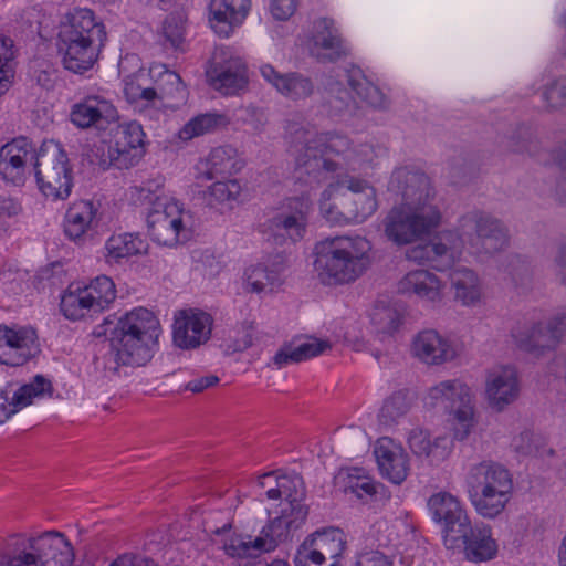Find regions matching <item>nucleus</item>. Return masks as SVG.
<instances>
[{
	"mask_svg": "<svg viewBox=\"0 0 566 566\" xmlns=\"http://www.w3.org/2000/svg\"><path fill=\"white\" fill-rule=\"evenodd\" d=\"M389 189L401 196V205L394 207L384 220L385 234L398 245L410 244L429 235L441 221L436 190L421 170L396 169Z\"/></svg>",
	"mask_w": 566,
	"mask_h": 566,
	"instance_id": "1",
	"label": "nucleus"
},
{
	"mask_svg": "<svg viewBox=\"0 0 566 566\" xmlns=\"http://www.w3.org/2000/svg\"><path fill=\"white\" fill-rule=\"evenodd\" d=\"M294 135V142L303 145L295 159V177L311 189L339 169V163L331 159L328 154L342 156L347 165L371 164L374 160L373 145L360 144L353 147L349 138L338 133H316L300 127Z\"/></svg>",
	"mask_w": 566,
	"mask_h": 566,
	"instance_id": "2",
	"label": "nucleus"
},
{
	"mask_svg": "<svg viewBox=\"0 0 566 566\" xmlns=\"http://www.w3.org/2000/svg\"><path fill=\"white\" fill-rule=\"evenodd\" d=\"M104 334H109V352L105 367L117 373L119 366H145L158 348L161 327L156 315L136 307L122 315L116 324L105 319Z\"/></svg>",
	"mask_w": 566,
	"mask_h": 566,
	"instance_id": "3",
	"label": "nucleus"
},
{
	"mask_svg": "<svg viewBox=\"0 0 566 566\" xmlns=\"http://www.w3.org/2000/svg\"><path fill=\"white\" fill-rule=\"evenodd\" d=\"M371 244L360 235L328 237L314 247V268L325 285L355 282L371 263Z\"/></svg>",
	"mask_w": 566,
	"mask_h": 566,
	"instance_id": "4",
	"label": "nucleus"
},
{
	"mask_svg": "<svg viewBox=\"0 0 566 566\" xmlns=\"http://www.w3.org/2000/svg\"><path fill=\"white\" fill-rule=\"evenodd\" d=\"M74 552L64 534L48 531L33 536L14 535L0 553V566H72Z\"/></svg>",
	"mask_w": 566,
	"mask_h": 566,
	"instance_id": "5",
	"label": "nucleus"
},
{
	"mask_svg": "<svg viewBox=\"0 0 566 566\" xmlns=\"http://www.w3.org/2000/svg\"><path fill=\"white\" fill-rule=\"evenodd\" d=\"M465 485L475 511L483 517L494 518L511 499L513 479L502 464L482 461L470 467Z\"/></svg>",
	"mask_w": 566,
	"mask_h": 566,
	"instance_id": "6",
	"label": "nucleus"
},
{
	"mask_svg": "<svg viewBox=\"0 0 566 566\" xmlns=\"http://www.w3.org/2000/svg\"><path fill=\"white\" fill-rule=\"evenodd\" d=\"M424 402L453 415L454 438L464 440L475 426L473 395L469 386L459 379H448L430 387Z\"/></svg>",
	"mask_w": 566,
	"mask_h": 566,
	"instance_id": "7",
	"label": "nucleus"
},
{
	"mask_svg": "<svg viewBox=\"0 0 566 566\" xmlns=\"http://www.w3.org/2000/svg\"><path fill=\"white\" fill-rule=\"evenodd\" d=\"M39 189L46 198L65 200L73 187V171L62 145L54 140L44 142L34 161Z\"/></svg>",
	"mask_w": 566,
	"mask_h": 566,
	"instance_id": "8",
	"label": "nucleus"
},
{
	"mask_svg": "<svg viewBox=\"0 0 566 566\" xmlns=\"http://www.w3.org/2000/svg\"><path fill=\"white\" fill-rule=\"evenodd\" d=\"M460 243V252L464 244L476 252L493 254L503 250L509 243L505 226L488 212L473 210L459 220L454 243Z\"/></svg>",
	"mask_w": 566,
	"mask_h": 566,
	"instance_id": "9",
	"label": "nucleus"
},
{
	"mask_svg": "<svg viewBox=\"0 0 566 566\" xmlns=\"http://www.w3.org/2000/svg\"><path fill=\"white\" fill-rule=\"evenodd\" d=\"M311 212L312 199L308 191L285 199L276 214L269 220V239L277 245L302 240L307 230Z\"/></svg>",
	"mask_w": 566,
	"mask_h": 566,
	"instance_id": "10",
	"label": "nucleus"
},
{
	"mask_svg": "<svg viewBox=\"0 0 566 566\" xmlns=\"http://www.w3.org/2000/svg\"><path fill=\"white\" fill-rule=\"evenodd\" d=\"M148 232L161 245L174 247L189 239L185 211L174 198H160L147 216Z\"/></svg>",
	"mask_w": 566,
	"mask_h": 566,
	"instance_id": "11",
	"label": "nucleus"
},
{
	"mask_svg": "<svg viewBox=\"0 0 566 566\" xmlns=\"http://www.w3.org/2000/svg\"><path fill=\"white\" fill-rule=\"evenodd\" d=\"M107 129L109 138L103 140L108 144L109 163L118 169L135 166L145 153L142 126L136 122L118 124L116 120Z\"/></svg>",
	"mask_w": 566,
	"mask_h": 566,
	"instance_id": "12",
	"label": "nucleus"
},
{
	"mask_svg": "<svg viewBox=\"0 0 566 566\" xmlns=\"http://www.w3.org/2000/svg\"><path fill=\"white\" fill-rule=\"evenodd\" d=\"M104 42V40L90 38V35L81 36L75 31L72 33L60 28L59 50L63 53L64 67L76 74H83L92 69Z\"/></svg>",
	"mask_w": 566,
	"mask_h": 566,
	"instance_id": "13",
	"label": "nucleus"
},
{
	"mask_svg": "<svg viewBox=\"0 0 566 566\" xmlns=\"http://www.w3.org/2000/svg\"><path fill=\"white\" fill-rule=\"evenodd\" d=\"M39 353L40 345L34 328L0 325V364L22 366Z\"/></svg>",
	"mask_w": 566,
	"mask_h": 566,
	"instance_id": "14",
	"label": "nucleus"
},
{
	"mask_svg": "<svg viewBox=\"0 0 566 566\" xmlns=\"http://www.w3.org/2000/svg\"><path fill=\"white\" fill-rule=\"evenodd\" d=\"M213 318L210 314L187 308L175 313L172 325V339L177 347L193 349L210 339Z\"/></svg>",
	"mask_w": 566,
	"mask_h": 566,
	"instance_id": "15",
	"label": "nucleus"
},
{
	"mask_svg": "<svg viewBox=\"0 0 566 566\" xmlns=\"http://www.w3.org/2000/svg\"><path fill=\"white\" fill-rule=\"evenodd\" d=\"M307 515V506L281 507L280 515L262 527L260 536L254 538V545L259 551L275 549L279 544L293 539L294 534L305 524Z\"/></svg>",
	"mask_w": 566,
	"mask_h": 566,
	"instance_id": "16",
	"label": "nucleus"
},
{
	"mask_svg": "<svg viewBox=\"0 0 566 566\" xmlns=\"http://www.w3.org/2000/svg\"><path fill=\"white\" fill-rule=\"evenodd\" d=\"M444 545L447 548H462L464 557L473 563L488 562L497 553L491 528L486 525L472 526L470 521L454 533L453 541H447Z\"/></svg>",
	"mask_w": 566,
	"mask_h": 566,
	"instance_id": "17",
	"label": "nucleus"
},
{
	"mask_svg": "<svg viewBox=\"0 0 566 566\" xmlns=\"http://www.w3.org/2000/svg\"><path fill=\"white\" fill-rule=\"evenodd\" d=\"M33 144L25 137L14 138L0 148V178L14 186H22L27 179L28 165L36 158Z\"/></svg>",
	"mask_w": 566,
	"mask_h": 566,
	"instance_id": "18",
	"label": "nucleus"
},
{
	"mask_svg": "<svg viewBox=\"0 0 566 566\" xmlns=\"http://www.w3.org/2000/svg\"><path fill=\"white\" fill-rule=\"evenodd\" d=\"M344 186L346 187L342 193L344 212L339 214L346 220L360 223L376 212L378 201L376 190L371 185L363 179L346 177Z\"/></svg>",
	"mask_w": 566,
	"mask_h": 566,
	"instance_id": "19",
	"label": "nucleus"
},
{
	"mask_svg": "<svg viewBox=\"0 0 566 566\" xmlns=\"http://www.w3.org/2000/svg\"><path fill=\"white\" fill-rule=\"evenodd\" d=\"M71 120L80 128L94 127L99 130H106L118 120V112L105 96L88 94L73 105Z\"/></svg>",
	"mask_w": 566,
	"mask_h": 566,
	"instance_id": "20",
	"label": "nucleus"
},
{
	"mask_svg": "<svg viewBox=\"0 0 566 566\" xmlns=\"http://www.w3.org/2000/svg\"><path fill=\"white\" fill-rule=\"evenodd\" d=\"M410 355L427 366L452 361L458 353L454 345L436 329H422L410 342Z\"/></svg>",
	"mask_w": 566,
	"mask_h": 566,
	"instance_id": "21",
	"label": "nucleus"
},
{
	"mask_svg": "<svg viewBox=\"0 0 566 566\" xmlns=\"http://www.w3.org/2000/svg\"><path fill=\"white\" fill-rule=\"evenodd\" d=\"M261 77L284 98L292 102L305 101L313 96L315 84L304 73L292 71L279 72L273 65L263 63L259 66Z\"/></svg>",
	"mask_w": 566,
	"mask_h": 566,
	"instance_id": "22",
	"label": "nucleus"
},
{
	"mask_svg": "<svg viewBox=\"0 0 566 566\" xmlns=\"http://www.w3.org/2000/svg\"><path fill=\"white\" fill-rule=\"evenodd\" d=\"M520 386L516 370L511 366H495L485 377V397L489 406L502 411L518 397Z\"/></svg>",
	"mask_w": 566,
	"mask_h": 566,
	"instance_id": "23",
	"label": "nucleus"
},
{
	"mask_svg": "<svg viewBox=\"0 0 566 566\" xmlns=\"http://www.w3.org/2000/svg\"><path fill=\"white\" fill-rule=\"evenodd\" d=\"M460 256V243H454V233L442 232L436 240L418 244L406 251V258L417 263L430 262L438 270L451 266Z\"/></svg>",
	"mask_w": 566,
	"mask_h": 566,
	"instance_id": "24",
	"label": "nucleus"
},
{
	"mask_svg": "<svg viewBox=\"0 0 566 566\" xmlns=\"http://www.w3.org/2000/svg\"><path fill=\"white\" fill-rule=\"evenodd\" d=\"M428 509L432 518L442 526L443 541H453L454 533L469 522L457 496L448 492H438L428 500Z\"/></svg>",
	"mask_w": 566,
	"mask_h": 566,
	"instance_id": "25",
	"label": "nucleus"
},
{
	"mask_svg": "<svg viewBox=\"0 0 566 566\" xmlns=\"http://www.w3.org/2000/svg\"><path fill=\"white\" fill-rule=\"evenodd\" d=\"M310 53L318 62L332 63L347 56L349 50L334 27V22L323 18L314 23Z\"/></svg>",
	"mask_w": 566,
	"mask_h": 566,
	"instance_id": "26",
	"label": "nucleus"
},
{
	"mask_svg": "<svg viewBox=\"0 0 566 566\" xmlns=\"http://www.w3.org/2000/svg\"><path fill=\"white\" fill-rule=\"evenodd\" d=\"M443 289L444 285L439 276L428 270L410 271L397 284L399 294L416 296L431 304L442 301Z\"/></svg>",
	"mask_w": 566,
	"mask_h": 566,
	"instance_id": "27",
	"label": "nucleus"
},
{
	"mask_svg": "<svg viewBox=\"0 0 566 566\" xmlns=\"http://www.w3.org/2000/svg\"><path fill=\"white\" fill-rule=\"evenodd\" d=\"M250 0H210L209 22L220 36H229L241 24L250 10Z\"/></svg>",
	"mask_w": 566,
	"mask_h": 566,
	"instance_id": "28",
	"label": "nucleus"
},
{
	"mask_svg": "<svg viewBox=\"0 0 566 566\" xmlns=\"http://www.w3.org/2000/svg\"><path fill=\"white\" fill-rule=\"evenodd\" d=\"M375 457L381 474L395 484L403 482L408 475V455L389 438H381L375 447Z\"/></svg>",
	"mask_w": 566,
	"mask_h": 566,
	"instance_id": "29",
	"label": "nucleus"
},
{
	"mask_svg": "<svg viewBox=\"0 0 566 566\" xmlns=\"http://www.w3.org/2000/svg\"><path fill=\"white\" fill-rule=\"evenodd\" d=\"M407 443L411 452L430 464H438L446 460L451 451V441L446 436L431 439L430 433L422 428L409 431Z\"/></svg>",
	"mask_w": 566,
	"mask_h": 566,
	"instance_id": "30",
	"label": "nucleus"
},
{
	"mask_svg": "<svg viewBox=\"0 0 566 566\" xmlns=\"http://www.w3.org/2000/svg\"><path fill=\"white\" fill-rule=\"evenodd\" d=\"M207 74L211 85L224 95H234L247 85L245 66L239 60L216 64Z\"/></svg>",
	"mask_w": 566,
	"mask_h": 566,
	"instance_id": "31",
	"label": "nucleus"
},
{
	"mask_svg": "<svg viewBox=\"0 0 566 566\" xmlns=\"http://www.w3.org/2000/svg\"><path fill=\"white\" fill-rule=\"evenodd\" d=\"M52 385L50 380L41 375L34 377L32 382L25 384L17 389L10 401L0 405V423L6 422L11 416L19 410L28 407L33 399L43 397L50 392Z\"/></svg>",
	"mask_w": 566,
	"mask_h": 566,
	"instance_id": "32",
	"label": "nucleus"
},
{
	"mask_svg": "<svg viewBox=\"0 0 566 566\" xmlns=\"http://www.w3.org/2000/svg\"><path fill=\"white\" fill-rule=\"evenodd\" d=\"M451 289L454 300L463 306H475L482 296L481 282L476 273L460 266L450 273Z\"/></svg>",
	"mask_w": 566,
	"mask_h": 566,
	"instance_id": "33",
	"label": "nucleus"
},
{
	"mask_svg": "<svg viewBox=\"0 0 566 566\" xmlns=\"http://www.w3.org/2000/svg\"><path fill=\"white\" fill-rule=\"evenodd\" d=\"M97 209L88 200L74 202L66 211L64 218V232L71 240L81 239L93 226Z\"/></svg>",
	"mask_w": 566,
	"mask_h": 566,
	"instance_id": "34",
	"label": "nucleus"
},
{
	"mask_svg": "<svg viewBox=\"0 0 566 566\" xmlns=\"http://www.w3.org/2000/svg\"><path fill=\"white\" fill-rule=\"evenodd\" d=\"M241 281L242 290L245 293L255 294L272 292L282 282L276 269L269 268L262 263L245 268Z\"/></svg>",
	"mask_w": 566,
	"mask_h": 566,
	"instance_id": "35",
	"label": "nucleus"
},
{
	"mask_svg": "<svg viewBox=\"0 0 566 566\" xmlns=\"http://www.w3.org/2000/svg\"><path fill=\"white\" fill-rule=\"evenodd\" d=\"M266 496L270 500L283 499L285 502L282 507L295 509L297 506H306L303 501L305 499V486L302 476L298 474H286L275 479V488L266 490Z\"/></svg>",
	"mask_w": 566,
	"mask_h": 566,
	"instance_id": "36",
	"label": "nucleus"
},
{
	"mask_svg": "<svg viewBox=\"0 0 566 566\" xmlns=\"http://www.w3.org/2000/svg\"><path fill=\"white\" fill-rule=\"evenodd\" d=\"M328 348H331V344L327 340L308 338L300 344L284 346L275 354L273 360L279 367H284L315 357Z\"/></svg>",
	"mask_w": 566,
	"mask_h": 566,
	"instance_id": "37",
	"label": "nucleus"
},
{
	"mask_svg": "<svg viewBox=\"0 0 566 566\" xmlns=\"http://www.w3.org/2000/svg\"><path fill=\"white\" fill-rule=\"evenodd\" d=\"M348 91L345 84L333 77L324 83V101L333 115H355L357 112V102Z\"/></svg>",
	"mask_w": 566,
	"mask_h": 566,
	"instance_id": "38",
	"label": "nucleus"
},
{
	"mask_svg": "<svg viewBox=\"0 0 566 566\" xmlns=\"http://www.w3.org/2000/svg\"><path fill=\"white\" fill-rule=\"evenodd\" d=\"M346 83L357 97L375 109H386L389 107V99L374 85L360 70H352L346 74Z\"/></svg>",
	"mask_w": 566,
	"mask_h": 566,
	"instance_id": "39",
	"label": "nucleus"
},
{
	"mask_svg": "<svg viewBox=\"0 0 566 566\" xmlns=\"http://www.w3.org/2000/svg\"><path fill=\"white\" fill-rule=\"evenodd\" d=\"M61 29L70 32H76L81 36L106 40V31L102 22L96 21L94 12L90 9H74L66 15V20L61 24Z\"/></svg>",
	"mask_w": 566,
	"mask_h": 566,
	"instance_id": "40",
	"label": "nucleus"
},
{
	"mask_svg": "<svg viewBox=\"0 0 566 566\" xmlns=\"http://www.w3.org/2000/svg\"><path fill=\"white\" fill-rule=\"evenodd\" d=\"M150 74L155 77L153 88L157 90V101L169 99L176 106L186 102L188 92L179 74L166 69L157 75L151 69Z\"/></svg>",
	"mask_w": 566,
	"mask_h": 566,
	"instance_id": "41",
	"label": "nucleus"
},
{
	"mask_svg": "<svg viewBox=\"0 0 566 566\" xmlns=\"http://www.w3.org/2000/svg\"><path fill=\"white\" fill-rule=\"evenodd\" d=\"M144 240L133 233H120L112 235L105 244L106 261L108 263H119L123 259L137 255L146 251Z\"/></svg>",
	"mask_w": 566,
	"mask_h": 566,
	"instance_id": "42",
	"label": "nucleus"
},
{
	"mask_svg": "<svg viewBox=\"0 0 566 566\" xmlns=\"http://www.w3.org/2000/svg\"><path fill=\"white\" fill-rule=\"evenodd\" d=\"M207 179H213L218 176L231 175L242 168V163L238 158L237 149L231 146H220L213 148L207 158Z\"/></svg>",
	"mask_w": 566,
	"mask_h": 566,
	"instance_id": "43",
	"label": "nucleus"
},
{
	"mask_svg": "<svg viewBox=\"0 0 566 566\" xmlns=\"http://www.w3.org/2000/svg\"><path fill=\"white\" fill-rule=\"evenodd\" d=\"M336 483L343 488L344 493L363 501L373 497L379 486L369 476L363 475L360 469L342 470L336 476Z\"/></svg>",
	"mask_w": 566,
	"mask_h": 566,
	"instance_id": "44",
	"label": "nucleus"
},
{
	"mask_svg": "<svg viewBox=\"0 0 566 566\" xmlns=\"http://www.w3.org/2000/svg\"><path fill=\"white\" fill-rule=\"evenodd\" d=\"M403 312L385 301H377L370 313V322L377 333L392 335L401 326Z\"/></svg>",
	"mask_w": 566,
	"mask_h": 566,
	"instance_id": "45",
	"label": "nucleus"
},
{
	"mask_svg": "<svg viewBox=\"0 0 566 566\" xmlns=\"http://www.w3.org/2000/svg\"><path fill=\"white\" fill-rule=\"evenodd\" d=\"M307 545L315 546L331 562H338L346 547V539L339 528H328L316 532L307 537Z\"/></svg>",
	"mask_w": 566,
	"mask_h": 566,
	"instance_id": "46",
	"label": "nucleus"
},
{
	"mask_svg": "<svg viewBox=\"0 0 566 566\" xmlns=\"http://www.w3.org/2000/svg\"><path fill=\"white\" fill-rule=\"evenodd\" d=\"M502 145L509 151L528 155H534L539 148L535 129L526 124L512 127L504 136Z\"/></svg>",
	"mask_w": 566,
	"mask_h": 566,
	"instance_id": "47",
	"label": "nucleus"
},
{
	"mask_svg": "<svg viewBox=\"0 0 566 566\" xmlns=\"http://www.w3.org/2000/svg\"><path fill=\"white\" fill-rule=\"evenodd\" d=\"M226 125L227 120L223 115L213 113L200 114L184 125L179 130V138L182 140H191L205 134L212 133Z\"/></svg>",
	"mask_w": 566,
	"mask_h": 566,
	"instance_id": "48",
	"label": "nucleus"
},
{
	"mask_svg": "<svg viewBox=\"0 0 566 566\" xmlns=\"http://www.w3.org/2000/svg\"><path fill=\"white\" fill-rule=\"evenodd\" d=\"M63 315L72 321L83 318L90 312H97L84 289L69 291L61 298Z\"/></svg>",
	"mask_w": 566,
	"mask_h": 566,
	"instance_id": "49",
	"label": "nucleus"
},
{
	"mask_svg": "<svg viewBox=\"0 0 566 566\" xmlns=\"http://www.w3.org/2000/svg\"><path fill=\"white\" fill-rule=\"evenodd\" d=\"M186 17L181 12L170 13L163 22L159 41L165 49H181L185 40Z\"/></svg>",
	"mask_w": 566,
	"mask_h": 566,
	"instance_id": "50",
	"label": "nucleus"
},
{
	"mask_svg": "<svg viewBox=\"0 0 566 566\" xmlns=\"http://www.w3.org/2000/svg\"><path fill=\"white\" fill-rule=\"evenodd\" d=\"M242 187L235 179L216 181L208 189V202L210 206H228L232 208L241 195Z\"/></svg>",
	"mask_w": 566,
	"mask_h": 566,
	"instance_id": "51",
	"label": "nucleus"
},
{
	"mask_svg": "<svg viewBox=\"0 0 566 566\" xmlns=\"http://www.w3.org/2000/svg\"><path fill=\"white\" fill-rule=\"evenodd\" d=\"M411 401L403 391H397L385 400L378 419L384 426H392L410 410Z\"/></svg>",
	"mask_w": 566,
	"mask_h": 566,
	"instance_id": "52",
	"label": "nucleus"
},
{
	"mask_svg": "<svg viewBox=\"0 0 566 566\" xmlns=\"http://www.w3.org/2000/svg\"><path fill=\"white\" fill-rule=\"evenodd\" d=\"M96 311H103L116 297L113 281L105 275L97 276L90 285L84 287Z\"/></svg>",
	"mask_w": 566,
	"mask_h": 566,
	"instance_id": "53",
	"label": "nucleus"
},
{
	"mask_svg": "<svg viewBox=\"0 0 566 566\" xmlns=\"http://www.w3.org/2000/svg\"><path fill=\"white\" fill-rule=\"evenodd\" d=\"M147 77L144 73L136 74L125 81L124 92L128 101H145L148 104L156 105L157 90L153 86H146Z\"/></svg>",
	"mask_w": 566,
	"mask_h": 566,
	"instance_id": "54",
	"label": "nucleus"
},
{
	"mask_svg": "<svg viewBox=\"0 0 566 566\" xmlns=\"http://www.w3.org/2000/svg\"><path fill=\"white\" fill-rule=\"evenodd\" d=\"M543 99L551 111L566 106V78L553 81L543 91Z\"/></svg>",
	"mask_w": 566,
	"mask_h": 566,
	"instance_id": "55",
	"label": "nucleus"
},
{
	"mask_svg": "<svg viewBox=\"0 0 566 566\" xmlns=\"http://www.w3.org/2000/svg\"><path fill=\"white\" fill-rule=\"evenodd\" d=\"M346 187L344 186V179L336 182L331 184L321 195L319 200V208L323 216L332 222H339L340 219L338 218L337 212L334 211V208L332 206H327V201L331 200V198L334 195H337L342 199V193H344Z\"/></svg>",
	"mask_w": 566,
	"mask_h": 566,
	"instance_id": "56",
	"label": "nucleus"
},
{
	"mask_svg": "<svg viewBox=\"0 0 566 566\" xmlns=\"http://www.w3.org/2000/svg\"><path fill=\"white\" fill-rule=\"evenodd\" d=\"M12 41L10 39H0V96L3 95L12 84V73L6 69L7 62L11 59Z\"/></svg>",
	"mask_w": 566,
	"mask_h": 566,
	"instance_id": "57",
	"label": "nucleus"
},
{
	"mask_svg": "<svg viewBox=\"0 0 566 566\" xmlns=\"http://www.w3.org/2000/svg\"><path fill=\"white\" fill-rule=\"evenodd\" d=\"M240 120L250 128L253 134L263 132L268 116L265 112L255 106H247L241 109Z\"/></svg>",
	"mask_w": 566,
	"mask_h": 566,
	"instance_id": "58",
	"label": "nucleus"
},
{
	"mask_svg": "<svg viewBox=\"0 0 566 566\" xmlns=\"http://www.w3.org/2000/svg\"><path fill=\"white\" fill-rule=\"evenodd\" d=\"M226 553L231 557H247L255 553H261L254 545V539H248L241 536H233L224 544Z\"/></svg>",
	"mask_w": 566,
	"mask_h": 566,
	"instance_id": "59",
	"label": "nucleus"
},
{
	"mask_svg": "<svg viewBox=\"0 0 566 566\" xmlns=\"http://www.w3.org/2000/svg\"><path fill=\"white\" fill-rule=\"evenodd\" d=\"M514 339L517 344V346L528 353H537L542 352L544 349H551L553 348L557 343V335L554 332L549 333V336L541 337V338H534L532 339H524L520 335H514Z\"/></svg>",
	"mask_w": 566,
	"mask_h": 566,
	"instance_id": "60",
	"label": "nucleus"
},
{
	"mask_svg": "<svg viewBox=\"0 0 566 566\" xmlns=\"http://www.w3.org/2000/svg\"><path fill=\"white\" fill-rule=\"evenodd\" d=\"M254 328L251 323H243L241 328L237 332L232 338L231 344L228 345V350L232 353L243 352L253 344Z\"/></svg>",
	"mask_w": 566,
	"mask_h": 566,
	"instance_id": "61",
	"label": "nucleus"
},
{
	"mask_svg": "<svg viewBox=\"0 0 566 566\" xmlns=\"http://www.w3.org/2000/svg\"><path fill=\"white\" fill-rule=\"evenodd\" d=\"M328 558L315 546L307 545V538L303 542L297 551L294 562L307 563L323 566Z\"/></svg>",
	"mask_w": 566,
	"mask_h": 566,
	"instance_id": "62",
	"label": "nucleus"
},
{
	"mask_svg": "<svg viewBox=\"0 0 566 566\" xmlns=\"http://www.w3.org/2000/svg\"><path fill=\"white\" fill-rule=\"evenodd\" d=\"M20 205L12 198L0 196V231L9 227L8 220L19 214Z\"/></svg>",
	"mask_w": 566,
	"mask_h": 566,
	"instance_id": "63",
	"label": "nucleus"
},
{
	"mask_svg": "<svg viewBox=\"0 0 566 566\" xmlns=\"http://www.w3.org/2000/svg\"><path fill=\"white\" fill-rule=\"evenodd\" d=\"M355 566H391L388 556L379 551L364 553Z\"/></svg>",
	"mask_w": 566,
	"mask_h": 566,
	"instance_id": "64",
	"label": "nucleus"
}]
</instances>
